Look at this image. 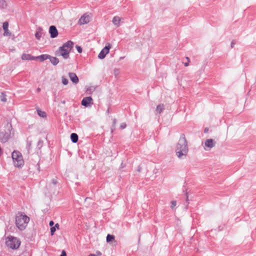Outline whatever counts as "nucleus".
I'll return each instance as SVG.
<instances>
[{
  "mask_svg": "<svg viewBox=\"0 0 256 256\" xmlns=\"http://www.w3.org/2000/svg\"><path fill=\"white\" fill-rule=\"evenodd\" d=\"M188 151L187 141L184 134H182L176 147V154L178 158L184 159Z\"/></svg>",
  "mask_w": 256,
  "mask_h": 256,
  "instance_id": "obj_1",
  "label": "nucleus"
},
{
  "mask_svg": "<svg viewBox=\"0 0 256 256\" xmlns=\"http://www.w3.org/2000/svg\"><path fill=\"white\" fill-rule=\"evenodd\" d=\"M74 42L70 40L64 44L55 52L57 56H62L64 59H68L70 57V53L73 48Z\"/></svg>",
  "mask_w": 256,
  "mask_h": 256,
  "instance_id": "obj_2",
  "label": "nucleus"
},
{
  "mask_svg": "<svg viewBox=\"0 0 256 256\" xmlns=\"http://www.w3.org/2000/svg\"><path fill=\"white\" fill-rule=\"evenodd\" d=\"M30 221V218L26 214L18 213L16 216V224L20 230H24Z\"/></svg>",
  "mask_w": 256,
  "mask_h": 256,
  "instance_id": "obj_3",
  "label": "nucleus"
},
{
  "mask_svg": "<svg viewBox=\"0 0 256 256\" xmlns=\"http://www.w3.org/2000/svg\"><path fill=\"white\" fill-rule=\"evenodd\" d=\"M12 157L14 164L16 167L20 168L23 166L24 160L22 154L20 152L14 150L12 154Z\"/></svg>",
  "mask_w": 256,
  "mask_h": 256,
  "instance_id": "obj_4",
  "label": "nucleus"
},
{
  "mask_svg": "<svg viewBox=\"0 0 256 256\" xmlns=\"http://www.w3.org/2000/svg\"><path fill=\"white\" fill-rule=\"evenodd\" d=\"M6 244L8 247L16 250L19 248L20 242L16 238L10 236L7 238Z\"/></svg>",
  "mask_w": 256,
  "mask_h": 256,
  "instance_id": "obj_5",
  "label": "nucleus"
},
{
  "mask_svg": "<svg viewBox=\"0 0 256 256\" xmlns=\"http://www.w3.org/2000/svg\"><path fill=\"white\" fill-rule=\"evenodd\" d=\"M110 45L108 44L100 52L98 55V58L100 59H103L105 58L106 55L109 52L110 49Z\"/></svg>",
  "mask_w": 256,
  "mask_h": 256,
  "instance_id": "obj_6",
  "label": "nucleus"
},
{
  "mask_svg": "<svg viewBox=\"0 0 256 256\" xmlns=\"http://www.w3.org/2000/svg\"><path fill=\"white\" fill-rule=\"evenodd\" d=\"M90 22V17L88 15L84 14L81 18H80L78 23L80 24H84L88 23Z\"/></svg>",
  "mask_w": 256,
  "mask_h": 256,
  "instance_id": "obj_7",
  "label": "nucleus"
},
{
  "mask_svg": "<svg viewBox=\"0 0 256 256\" xmlns=\"http://www.w3.org/2000/svg\"><path fill=\"white\" fill-rule=\"evenodd\" d=\"M49 32L52 38H56L58 35V32L56 27L54 26H51L50 27Z\"/></svg>",
  "mask_w": 256,
  "mask_h": 256,
  "instance_id": "obj_8",
  "label": "nucleus"
},
{
  "mask_svg": "<svg viewBox=\"0 0 256 256\" xmlns=\"http://www.w3.org/2000/svg\"><path fill=\"white\" fill-rule=\"evenodd\" d=\"M68 76L70 77L71 81L75 84H77L78 82V78L76 75V74L74 72H69Z\"/></svg>",
  "mask_w": 256,
  "mask_h": 256,
  "instance_id": "obj_9",
  "label": "nucleus"
},
{
  "mask_svg": "<svg viewBox=\"0 0 256 256\" xmlns=\"http://www.w3.org/2000/svg\"><path fill=\"white\" fill-rule=\"evenodd\" d=\"M2 28L4 30V36H10L11 33L9 31L8 28V23L7 22H5L3 23Z\"/></svg>",
  "mask_w": 256,
  "mask_h": 256,
  "instance_id": "obj_10",
  "label": "nucleus"
},
{
  "mask_svg": "<svg viewBox=\"0 0 256 256\" xmlns=\"http://www.w3.org/2000/svg\"><path fill=\"white\" fill-rule=\"evenodd\" d=\"M92 101V99L90 96L85 97L82 101V104L85 106H88Z\"/></svg>",
  "mask_w": 256,
  "mask_h": 256,
  "instance_id": "obj_11",
  "label": "nucleus"
},
{
  "mask_svg": "<svg viewBox=\"0 0 256 256\" xmlns=\"http://www.w3.org/2000/svg\"><path fill=\"white\" fill-rule=\"evenodd\" d=\"M215 142L212 139H207L204 142V145L206 146L209 148H212L214 147L215 146Z\"/></svg>",
  "mask_w": 256,
  "mask_h": 256,
  "instance_id": "obj_12",
  "label": "nucleus"
},
{
  "mask_svg": "<svg viewBox=\"0 0 256 256\" xmlns=\"http://www.w3.org/2000/svg\"><path fill=\"white\" fill-rule=\"evenodd\" d=\"M43 30L42 28L38 27L36 30V32L35 34V36L36 39L40 40L42 35L43 34Z\"/></svg>",
  "mask_w": 256,
  "mask_h": 256,
  "instance_id": "obj_13",
  "label": "nucleus"
},
{
  "mask_svg": "<svg viewBox=\"0 0 256 256\" xmlns=\"http://www.w3.org/2000/svg\"><path fill=\"white\" fill-rule=\"evenodd\" d=\"M121 21V19L120 17L118 16H115L113 18L112 22L116 27H119L120 26V22Z\"/></svg>",
  "mask_w": 256,
  "mask_h": 256,
  "instance_id": "obj_14",
  "label": "nucleus"
},
{
  "mask_svg": "<svg viewBox=\"0 0 256 256\" xmlns=\"http://www.w3.org/2000/svg\"><path fill=\"white\" fill-rule=\"evenodd\" d=\"M22 60H36L35 56H32L30 54H22Z\"/></svg>",
  "mask_w": 256,
  "mask_h": 256,
  "instance_id": "obj_15",
  "label": "nucleus"
},
{
  "mask_svg": "<svg viewBox=\"0 0 256 256\" xmlns=\"http://www.w3.org/2000/svg\"><path fill=\"white\" fill-rule=\"evenodd\" d=\"M50 56L46 54H42L38 56H35L36 60L38 59L40 62L49 59Z\"/></svg>",
  "mask_w": 256,
  "mask_h": 256,
  "instance_id": "obj_16",
  "label": "nucleus"
},
{
  "mask_svg": "<svg viewBox=\"0 0 256 256\" xmlns=\"http://www.w3.org/2000/svg\"><path fill=\"white\" fill-rule=\"evenodd\" d=\"M49 60L50 62L54 65L56 66L57 65L59 62L58 59L56 57L51 56H50V57L49 58Z\"/></svg>",
  "mask_w": 256,
  "mask_h": 256,
  "instance_id": "obj_17",
  "label": "nucleus"
},
{
  "mask_svg": "<svg viewBox=\"0 0 256 256\" xmlns=\"http://www.w3.org/2000/svg\"><path fill=\"white\" fill-rule=\"evenodd\" d=\"M70 139L72 142L76 143L78 141V136L76 133H72L70 134Z\"/></svg>",
  "mask_w": 256,
  "mask_h": 256,
  "instance_id": "obj_18",
  "label": "nucleus"
},
{
  "mask_svg": "<svg viewBox=\"0 0 256 256\" xmlns=\"http://www.w3.org/2000/svg\"><path fill=\"white\" fill-rule=\"evenodd\" d=\"M37 112L38 115L42 118H46V113L39 109H37Z\"/></svg>",
  "mask_w": 256,
  "mask_h": 256,
  "instance_id": "obj_19",
  "label": "nucleus"
},
{
  "mask_svg": "<svg viewBox=\"0 0 256 256\" xmlns=\"http://www.w3.org/2000/svg\"><path fill=\"white\" fill-rule=\"evenodd\" d=\"M164 109V104H159L156 107V111L157 112L160 114L162 112Z\"/></svg>",
  "mask_w": 256,
  "mask_h": 256,
  "instance_id": "obj_20",
  "label": "nucleus"
},
{
  "mask_svg": "<svg viewBox=\"0 0 256 256\" xmlns=\"http://www.w3.org/2000/svg\"><path fill=\"white\" fill-rule=\"evenodd\" d=\"M114 236L113 235H111L110 234H108L106 236V242H110L114 240Z\"/></svg>",
  "mask_w": 256,
  "mask_h": 256,
  "instance_id": "obj_21",
  "label": "nucleus"
},
{
  "mask_svg": "<svg viewBox=\"0 0 256 256\" xmlns=\"http://www.w3.org/2000/svg\"><path fill=\"white\" fill-rule=\"evenodd\" d=\"M6 6V2L5 0H0V8H4Z\"/></svg>",
  "mask_w": 256,
  "mask_h": 256,
  "instance_id": "obj_22",
  "label": "nucleus"
},
{
  "mask_svg": "<svg viewBox=\"0 0 256 256\" xmlns=\"http://www.w3.org/2000/svg\"><path fill=\"white\" fill-rule=\"evenodd\" d=\"M0 100L3 102H6V95L4 93L2 92L0 96Z\"/></svg>",
  "mask_w": 256,
  "mask_h": 256,
  "instance_id": "obj_23",
  "label": "nucleus"
},
{
  "mask_svg": "<svg viewBox=\"0 0 256 256\" xmlns=\"http://www.w3.org/2000/svg\"><path fill=\"white\" fill-rule=\"evenodd\" d=\"M62 84L64 85H66L68 83V80L64 76H62Z\"/></svg>",
  "mask_w": 256,
  "mask_h": 256,
  "instance_id": "obj_24",
  "label": "nucleus"
},
{
  "mask_svg": "<svg viewBox=\"0 0 256 256\" xmlns=\"http://www.w3.org/2000/svg\"><path fill=\"white\" fill-rule=\"evenodd\" d=\"M176 200H172V202H171V206H170V208H174L176 206Z\"/></svg>",
  "mask_w": 256,
  "mask_h": 256,
  "instance_id": "obj_25",
  "label": "nucleus"
},
{
  "mask_svg": "<svg viewBox=\"0 0 256 256\" xmlns=\"http://www.w3.org/2000/svg\"><path fill=\"white\" fill-rule=\"evenodd\" d=\"M56 228L54 227V226L51 227V228H50V234H51L52 236L54 234V233L56 232Z\"/></svg>",
  "mask_w": 256,
  "mask_h": 256,
  "instance_id": "obj_26",
  "label": "nucleus"
},
{
  "mask_svg": "<svg viewBox=\"0 0 256 256\" xmlns=\"http://www.w3.org/2000/svg\"><path fill=\"white\" fill-rule=\"evenodd\" d=\"M76 48L79 53H81L82 52V48L80 46L76 45Z\"/></svg>",
  "mask_w": 256,
  "mask_h": 256,
  "instance_id": "obj_27",
  "label": "nucleus"
},
{
  "mask_svg": "<svg viewBox=\"0 0 256 256\" xmlns=\"http://www.w3.org/2000/svg\"><path fill=\"white\" fill-rule=\"evenodd\" d=\"M102 253L100 252H97L96 254H90L89 256H100Z\"/></svg>",
  "mask_w": 256,
  "mask_h": 256,
  "instance_id": "obj_28",
  "label": "nucleus"
},
{
  "mask_svg": "<svg viewBox=\"0 0 256 256\" xmlns=\"http://www.w3.org/2000/svg\"><path fill=\"white\" fill-rule=\"evenodd\" d=\"M126 124L124 122L121 124L120 126V128L122 130L125 128H126Z\"/></svg>",
  "mask_w": 256,
  "mask_h": 256,
  "instance_id": "obj_29",
  "label": "nucleus"
},
{
  "mask_svg": "<svg viewBox=\"0 0 256 256\" xmlns=\"http://www.w3.org/2000/svg\"><path fill=\"white\" fill-rule=\"evenodd\" d=\"M114 74L116 76L118 75L119 74V70L115 69L114 70Z\"/></svg>",
  "mask_w": 256,
  "mask_h": 256,
  "instance_id": "obj_30",
  "label": "nucleus"
},
{
  "mask_svg": "<svg viewBox=\"0 0 256 256\" xmlns=\"http://www.w3.org/2000/svg\"><path fill=\"white\" fill-rule=\"evenodd\" d=\"M60 256H66V254L64 250H63L62 251V254Z\"/></svg>",
  "mask_w": 256,
  "mask_h": 256,
  "instance_id": "obj_31",
  "label": "nucleus"
},
{
  "mask_svg": "<svg viewBox=\"0 0 256 256\" xmlns=\"http://www.w3.org/2000/svg\"><path fill=\"white\" fill-rule=\"evenodd\" d=\"M186 58L188 60V62H186L184 64V66H188V62H190V60H189V58L188 57H186Z\"/></svg>",
  "mask_w": 256,
  "mask_h": 256,
  "instance_id": "obj_32",
  "label": "nucleus"
},
{
  "mask_svg": "<svg viewBox=\"0 0 256 256\" xmlns=\"http://www.w3.org/2000/svg\"><path fill=\"white\" fill-rule=\"evenodd\" d=\"M52 183L54 184V185H56V184H57V181L55 179H53L52 180Z\"/></svg>",
  "mask_w": 256,
  "mask_h": 256,
  "instance_id": "obj_33",
  "label": "nucleus"
},
{
  "mask_svg": "<svg viewBox=\"0 0 256 256\" xmlns=\"http://www.w3.org/2000/svg\"><path fill=\"white\" fill-rule=\"evenodd\" d=\"M235 44V42H234V41H232V42H231V44H230V46L232 48H233Z\"/></svg>",
  "mask_w": 256,
  "mask_h": 256,
  "instance_id": "obj_34",
  "label": "nucleus"
},
{
  "mask_svg": "<svg viewBox=\"0 0 256 256\" xmlns=\"http://www.w3.org/2000/svg\"><path fill=\"white\" fill-rule=\"evenodd\" d=\"M49 224L50 226L52 227V226L54 224V222L53 221L51 220V221H50Z\"/></svg>",
  "mask_w": 256,
  "mask_h": 256,
  "instance_id": "obj_35",
  "label": "nucleus"
},
{
  "mask_svg": "<svg viewBox=\"0 0 256 256\" xmlns=\"http://www.w3.org/2000/svg\"><path fill=\"white\" fill-rule=\"evenodd\" d=\"M112 120H113L114 126L116 122V118H114Z\"/></svg>",
  "mask_w": 256,
  "mask_h": 256,
  "instance_id": "obj_36",
  "label": "nucleus"
},
{
  "mask_svg": "<svg viewBox=\"0 0 256 256\" xmlns=\"http://www.w3.org/2000/svg\"><path fill=\"white\" fill-rule=\"evenodd\" d=\"M54 227L56 228H56L58 229L59 228V224H56Z\"/></svg>",
  "mask_w": 256,
  "mask_h": 256,
  "instance_id": "obj_37",
  "label": "nucleus"
},
{
  "mask_svg": "<svg viewBox=\"0 0 256 256\" xmlns=\"http://www.w3.org/2000/svg\"><path fill=\"white\" fill-rule=\"evenodd\" d=\"M208 131V128H205L204 130V132H206Z\"/></svg>",
  "mask_w": 256,
  "mask_h": 256,
  "instance_id": "obj_38",
  "label": "nucleus"
},
{
  "mask_svg": "<svg viewBox=\"0 0 256 256\" xmlns=\"http://www.w3.org/2000/svg\"><path fill=\"white\" fill-rule=\"evenodd\" d=\"M36 91H37L38 92H40V88H37Z\"/></svg>",
  "mask_w": 256,
  "mask_h": 256,
  "instance_id": "obj_39",
  "label": "nucleus"
},
{
  "mask_svg": "<svg viewBox=\"0 0 256 256\" xmlns=\"http://www.w3.org/2000/svg\"><path fill=\"white\" fill-rule=\"evenodd\" d=\"M88 88V89H87V92H88L89 90H90H90H91V88Z\"/></svg>",
  "mask_w": 256,
  "mask_h": 256,
  "instance_id": "obj_40",
  "label": "nucleus"
},
{
  "mask_svg": "<svg viewBox=\"0 0 256 256\" xmlns=\"http://www.w3.org/2000/svg\"><path fill=\"white\" fill-rule=\"evenodd\" d=\"M138 171L139 172L140 171V168H138Z\"/></svg>",
  "mask_w": 256,
  "mask_h": 256,
  "instance_id": "obj_41",
  "label": "nucleus"
},
{
  "mask_svg": "<svg viewBox=\"0 0 256 256\" xmlns=\"http://www.w3.org/2000/svg\"><path fill=\"white\" fill-rule=\"evenodd\" d=\"M122 58H124V57H120V60H122Z\"/></svg>",
  "mask_w": 256,
  "mask_h": 256,
  "instance_id": "obj_42",
  "label": "nucleus"
},
{
  "mask_svg": "<svg viewBox=\"0 0 256 256\" xmlns=\"http://www.w3.org/2000/svg\"><path fill=\"white\" fill-rule=\"evenodd\" d=\"M62 104H64L65 103V101H64L62 102Z\"/></svg>",
  "mask_w": 256,
  "mask_h": 256,
  "instance_id": "obj_43",
  "label": "nucleus"
}]
</instances>
